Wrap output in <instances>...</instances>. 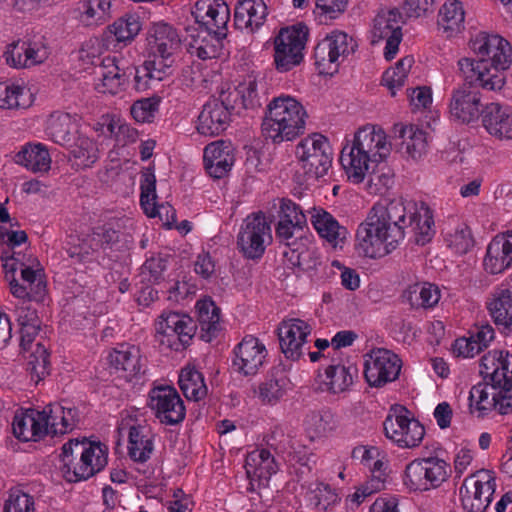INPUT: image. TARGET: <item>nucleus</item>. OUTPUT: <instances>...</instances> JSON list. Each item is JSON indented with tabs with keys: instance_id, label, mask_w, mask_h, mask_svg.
<instances>
[{
	"instance_id": "1",
	"label": "nucleus",
	"mask_w": 512,
	"mask_h": 512,
	"mask_svg": "<svg viewBox=\"0 0 512 512\" xmlns=\"http://www.w3.org/2000/svg\"><path fill=\"white\" fill-rule=\"evenodd\" d=\"M410 229L418 245L430 242L435 234L432 210L424 203L407 216V208L400 200H383L376 203L366 222L356 233L358 247L366 257L376 258L382 252L395 249Z\"/></svg>"
},
{
	"instance_id": "2",
	"label": "nucleus",
	"mask_w": 512,
	"mask_h": 512,
	"mask_svg": "<svg viewBox=\"0 0 512 512\" xmlns=\"http://www.w3.org/2000/svg\"><path fill=\"white\" fill-rule=\"evenodd\" d=\"M197 28H188V51L199 59L216 58L227 35L230 10L224 0H198L192 12Z\"/></svg>"
},
{
	"instance_id": "3",
	"label": "nucleus",
	"mask_w": 512,
	"mask_h": 512,
	"mask_svg": "<svg viewBox=\"0 0 512 512\" xmlns=\"http://www.w3.org/2000/svg\"><path fill=\"white\" fill-rule=\"evenodd\" d=\"M390 154L386 133L377 125L366 124L354 134L352 142L341 151L340 162L354 184L362 183L373 164L382 162Z\"/></svg>"
},
{
	"instance_id": "4",
	"label": "nucleus",
	"mask_w": 512,
	"mask_h": 512,
	"mask_svg": "<svg viewBox=\"0 0 512 512\" xmlns=\"http://www.w3.org/2000/svg\"><path fill=\"white\" fill-rule=\"evenodd\" d=\"M307 117L304 106L295 98L289 95L275 97L266 107L263 135L274 143L291 141L304 133Z\"/></svg>"
},
{
	"instance_id": "5",
	"label": "nucleus",
	"mask_w": 512,
	"mask_h": 512,
	"mask_svg": "<svg viewBox=\"0 0 512 512\" xmlns=\"http://www.w3.org/2000/svg\"><path fill=\"white\" fill-rule=\"evenodd\" d=\"M61 471L68 482L87 480L105 468L108 448L101 442L72 439L62 447Z\"/></svg>"
},
{
	"instance_id": "6",
	"label": "nucleus",
	"mask_w": 512,
	"mask_h": 512,
	"mask_svg": "<svg viewBox=\"0 0 512 512\" xmlns=\"http://www.w3.org/2000/svg\"><path fill=\"white\" fill-rule=\"evenodd\" d=\"M512 357L508 351L493 350L482 356L480 361V375L483 380L489 379L495 384L494 410L506 415L512 412V376L509 377Z\"/></svg>"
},
{
	"instance_id": "7",
	"label": "nucleus",
	"mask_w": 512,
	"mask_h": 512,
	"mask_svg": "<svg viewBox=\"0 0 512 512\" xmlns=\"http://www.w3.org/2000/svg\"><path fill=\"white\" fill-rule=\"evenodd\" d=\"M357 48L358 43L352 36L340 30L332 31L314 48L315 65L319 73L333 75Z\"/></svg>"
},
{
	"instance_id": "8",
	"label": "nucleus",
	"mask_w": 512,
	"mask_h": 512,
	"mask_svg": "<svg viewBox=\"0 0 512 512\" xmlns=\"http://www.w3.org/2000/svg\"><path fill=\"white\" fill-rule=\"evenodd\" d=\"M308 37L306 25L282 28L274 40V62L278 72H287L303 61Z\"/></svg>"
},
{
	"instance_id": "9",
	"label": "nucleus",
	"mask_w": 512,
	"mask_h": 512,
	"mask_svg": "<svg viewBox=\"0 0 512 512\" xmlns=\"http://www.w3.org/2000/svg\"><path fill=\"white\" fill-rule=\"evenodd\" d=\"M450 466L437 457L415 459L405 468L403 483L410 491H427L447 480Z\"/></svg>"
},
{
	"instance_id": "10",
	"label": "nucleus",
	"mask_w": 512,
	"mask_h": 512,
	"mask_svg": "<svg viewBox=\"0 0 512 512\" xmlns=\"http://www.w3.org/2000/svg\"><path fill=\"white\" fill-rule=\"evenodd\" d=\"M237 96V93L221 91L219 97L209 99L198 117V132L206 136H215L226 130L236 108Z\"/></svg>"
},
{
	"instance_id": "11",
	"label": "nucleus",
	"mask_w": 512,
	"mask_h": 512,
	"mask_svg": "<svg viewBox=\"0 0 512 512\" xmlns=\"http://www.w3.org/2000/svg\"><path fill=\"white\" fill-rule=\"evenodd\" d=\"M295 153L305 174L316 179L323 177L332 163L331 147L321 134L314 133L303 139L296 146Z\"/></svg>"
},
{
	"instance_id": "12",
	"label": "nucleus",
	"mask_w": 512,
	"mask_h": 512,
	"mask_svg": "<svg viewBox=\"0 0 512 512\" xmlns=\"http://www.w3.org/2000/svg\"><path fill=\"white\" fill-rule=\"evenodd\" d=\"M402 368L400 357L385 348H374L365 355L364 377L371 387L381 388L398 379Z\"/></svg>"
},
{
	"instance_id": "13",
	"label": "nucleus",
	"mask_w": 512,
	"mask_h": 512,
	"mask_svg": "<svg viewBox=\"0 0 512 512\" xmlns=\"http://www.w3.org/2000/svg\"><path fill=\"white\" fill-rule=\"evenodd\" d=\"M272 240L270 224L262 212L249 215L237 237V245L248 259H259Z\"/></svg>"
},
{
	"instance_id": "14",
	"label": "nucleus",
	"mask_w": 512,
	"mask_h": 512,
	"mask_svg": "<svg viewBox=\"0 0 512 512\" xmlns=\"http://www.w3.org/2000/svg\"><path fill=\"white\" fill-rule=\"evenodd\" d=\"M496 482L489 470H480L464 479L459 494L467 512H484L492 501Z\"/></svg>"
},
{
	"instance_id": "15",
	"label": "nucleus",
	"mask_w": 512,
	"mask_h": 512,
	"mask_svg": "<svg viewBox=\"0 0 512 512\" xmlns=\"http://www.w3.org/2000/svg\"><path fill=\"white\" fill-rule=\"evenodd\" d=\"M148 407L161 424L177 425L186 415L184 402L177 390L170 385L154 386L148 393Z\"/></svg>"
},
{
	"instance_id": "16",
	"label": "nucleus",
	"mask_w": 512,
	"mask_h": 512,
	"mask_svg": "<svg viewBox=\"0 0 512 512\" xmlns=\"http://www.w3.org/2000/svg\"><path fill=\"white\" fill-rule=\"evenodd\" d=\"M471 49L496 73H503L512 63V47L499 35L481 32L471 40Z\"/></svg>"
},
{
	"instance_id": "17",
	"label": "nucleus",
	"mask_w": 512,
	"mask_h": 512,
	"mask_svg": "<svg viewBox=\"0 0 512 512\" xmlns=\"http://www.w3.org/2000/svg\"><path fill=\"white\" fill-rule=\"evenodd\" d=\"M408 413L402 408L399 413L389 414L383 423L385 436L401 448H415L425 436L424 426Z\"/></svg>"
},
{
	"instance_id": "18",
	"label": "nucleus",
	"mask_w": 512,
	"mask_h": 512,
	"mask_svg": "<svg viewBox=\"0 0 512 512\" xmlns=\"http://www.w3.org/2000/svg\"><path fill=\"white\" fill-rule=\"evenodd\" d=\"M404 17L398 8L379 12L373 21L372 44L386 40L384 56L387 61L394 59L402 41Z\"/></svg>"
},
{
	"instance_id": "19",
	"label": "nucleus",
	"mask_w": 512,
	"mask_h": 512,
	"mask_svg": "<svg viewBox=\"0 0 512 512\" xmlns=\"http://www.w3.org/2000/svg\"><path fill=\"white\" fill-rule=\"evenodd\" d=\"M232 367L244 376H255L266 364L268 351L264 343L253 335H246L233 350Z\"/></svg>"
},
{
	"instance_id": "20",
	"label": "nucleus",
	"mask_w": 512,
	"mask_h": 512,
	"mask_svg": "<svg viewBox=\"0 0 512 512\" xmlns=\"http://www.w3.org/2000/svg\"><path fill=\"white\" fill-rule=\"evenodd\" d=\"M457 64L463 84L478 90L481 87L491 91L500 90L505 84L504 74L496 73L483 59L464 57L459 59Z\"/></svg>"
},
{
	"instance_id": "21",
	"label": "nucleus",
	"mask_w": 512,
	"mask_h": 512,
	"mask_svg": "<svg viewBox=\"0 0 512 512\" xmlns=\"http://www.w3.org/2000/svg\"><path fill=\"white\" fill-rule=\"evenodd\" d=\"M3 266L6 270V278L9 280L11 293L15 297L27 298L29 301L35 302H42L44 300L47 289L41 269H33L24 263H20L21 278L25 283V285H22L14 278V272L17 269L15 265L12 264L9 267V264L5 263Z\"/></svg>"
},
{
	"instance_id": "22",
	"label": "nucleus",
	"mask_w": 512,
	"mask_h": 512,
	"mask_svg": "<svg viewBox=\"0 0 512 512\" xmlns=\"http://www.w3.org/2000/svg\"><path fill=\"white\" fill-rule=\"evenodd\" d=\"M481 94L478 89L462 84L451 94L449 111L461 123H470L479 118Z\"/></svg>"
},
{
	"instance_id": "23",
	"label": "nucleus",
	"mask_w": 512,
	"mask_h": 512,
	"mask_svg": "<svg viewBox=\"0 0 512 512\" xmlns=\"http://www.w3.org/2000/svg\"><path fill=\"white\" fill-rule=\"evenodd\" d=\"M312 327L301 319H289L279 327L282 352L288 359L298 360L303 355V345L311 334Z\"/></svg>"
},
{
	"instance_id": "24",
	"label": "nucleus",
	"mask_w": 512,
	"mask_h": 512,
	"mask_svg": "<svg viewBox=\"0 0 512 512\" xmlns=\"http://www.w3.org/2000/svg\"><path fill=\"white\" fill-rule=\"evenodd\" d=\"M140 187V203L144 213L148 217L158 216L165 226L171 228L176 223V211L169 204H156V178L152 171L143 173Z\"/></svg>"
},
{
	"instance_id": "25",
	"label": "nucleus",
	"mask_w": 512,
	"mask_h": 512,
	"mask_svg": "<svg viewBox=\"0 0 512 512\" xmlns=\"http://www.w3.org/2000/svg\"><path fill=\"white\" fill-rule=\"evenodd\" d=\"M234 162V148L230 142L218 140L204 148V168L209 176L214 179L226 177L231 171Z\"/></svg>"
},
{
	"instance_id": "26",
	"label": "nucleus",
	"mask_w": 512,
	"mask_h": 512,
	"mask_svg": "<svg viewBox=\"0 0 512 512\" xmlns=\"http://www.w3.org/2000/svg\"><path fill=\"white\" fill-rule=\"evenodd\" d=\"M133 72L135 73L134 67L122 69L119 67L116 58L106 57L95 70V74L100 80L96 89L102 93L116 95L126 89L129 77Z\"/></svg>"
},
{
	"instance_id": "27",
	"label": "nucleus",
	"mask_w": 512,
	"mask_h": 512,
	"mask_svg": "<svg viewBox=\"0 0 512 512\" xmlns=\"http://www.w3.org/2000/svg\"><path fill=\"white\" fill-rule=\"evenodd\" d=\"M482 125L493 137L512 140V107L496 102L487 104L481 111Z\"/></svg>"
},
{
	"instance_id": "28",
	"label": "nucleus",
	"mask_w": 512,
	"mask_h": 512,
	"mask_svg": "<svg viewBox=\"0 0 512 512\" xmlns=\"http://www.w3.org/2000/svg\"><path fill=\"white\" fill-rule=\"evenodd\" d=\"M150 55L175 56L181 48L177 30L165 22L153 23L147 33Z\"/></svg>"
},
{
	"instance_id": "29",
	"label": "nucleus",
	"mask_w": 512,
	"mask_h": 512,
	"mask_svg": "<svg viewBox=\"0 0 512 512\" xmlns=\"http://www.w3.org/2000/svg\"><path fill=\"white\" fill-rule=\"evenodd\" d=\"M108 359L110 365L117 371H122L128 381L144 373L140 349L134 345H119L109 353Z\"/></svg>"
},
{
	"instance_id": "30",
	"label": "nucleus",
	"mask_w": 512,
	"mask_h": 512,
	"mask_svg": "<svg viewBox=\"0 0 512 512\" xmlns=\"http://www.w3.org/2000/svg\"><path fill=\"white\" fill-rule=\"evenodd\" d=\"M268 12L263 0H239L234 12V25L253 33L264 24Z\"/></svg>"
},
{
	"instance_id": "31",
	"label": "nucleus",
	"mask_w": 512,
	"mask_h": 512,
	"mask_svg": "<svg viewBox=\"0 0 512 512\" xmlns=\"http://www.w3.org/2000/svg\"><path fill=\"white\" fill-rule=\"evenodd\" d=\"M31 301H23L14 310L15 320L20 327V346L28 350L41 329V319Z\"/></svg>"
},
{
	"instance_id": "32",
	"label": "nucleus",
	"mask_w": 512,
	"mask_h": 512,
	"mask_svg": "<svg viewBox=\"0 0 512 512\" xmlns=\"http://www.w3.org/2000/svg\"><path fill=\"white\" fill-rule=\"evenodd\" d=\"M512 263V233L507 237L494 238L487 247L483 261L484 268L490 274H498Z\"/></svg>"
},
{
	"instance_id": "33",
	"label": "nucleus",
	"mask_w": 512,
	"mask_h": 512,
	"mask_svg": "<svg viewBox=\"0 0 512 512\" xmlns=\"http://www.w3.org/2000/svg\"><path fill=\"white\" fill-rule=\"evenodd\" d=\"M153 59L144 62L141 68H135L134 80L135 89L145 91L148 88V80H162L171 74V68L175 57L166 55H152Z\"/></svg>"
},
{
	"instance_id": "34",
	"label": "nucleus",
	"mask_w": 512,
	"mask_h": 512,
	"mask_svg": "<svg viewBox=\"0 0 512 512\" xmlns=\"http://www.w3.org/2000/svg\"><path fill=\"white\" fill-rule=\"evenodd\" d=\"M311 222L321 238L325 239L334 248L342 246L347 237V229L340 226L329 212L322 208H314Z\"/></svg>"
},
{
	"instance_id": "35",
	"label": "nucleus",
	"mask_w": 512,
	"mask_h": 512,
	"mask_svg": "<svg viewBox=\"0 0 512 512\" xmlns=\"http://www.w3.org/2000/svg\"><path fill=\"white\" fill-rule=\"evenodd\" d=\"M173 329H180L182 338L192 340L195 335L196 325L191 317L177 312H164L156 324L157 335H164L174 339Z\"/></svg>"
},
{
	"instance_id": "36",
	"label": "nucleus",
	"mask_w": 512,
	"mask_h": 512,
	"mask_svg": "<svg viewBox=\"0 0 512 512\" xmlns=\"http://www.w3.org/2000/svg\"><path fill=\"white\" fill-rule=\"evenodd\" d=\"M14 162L33 172H45L50 169L51 158L45 145L27 143L14 156Z\"/></svg>"
},
{
	"instance_id": "37",
	"label": "nucleus",
	"mask_w": 512,
	"mask_h": 512,
	"mask_svg": "<svg viewBox=\"0 0 512 512\" xmlns=\"http://www.w3.org/2000/svg\"><path fill=\"white\" fill-rule=\"evenodd\" d=\"M77 122L68 113L53 112L48 120L46 126V133L57 144L67 145L70 144L74 134L77 132Z\"/></svg>"
},
{
	"instance_id": "38",
	"label": "nucleus",
	"mask_w": 512,
	"mask_h": 512,
	"mask_svg": "<svg viewBox=\"0 0 512 512\" xmlns=\"http://www.w3.org/2000/svg\"><path fill=\"white\" fill-rule=\"evenodd\" d=\"M283 256L291 266L303 271L314 270L321 264L320 253L312 244L310 237L292 250H284Z\"/></svg>"
},
{
	"instance_id": "39",
	"label": "nucleus",
	"mask_w": 512,
	"mask_h": 512,
	"mask_svg": "<svg viewBox=\"0 0 512 512\" xmlns=\"http://www.w3.org/2000/svg\"><path fill=\"white\" fill-rule=\"evenodd\" d=\"M495 389V384L489 379L474 385L467 398L470 413L473 414L476 411L479 417H483L494 410L497 403Z\"/></svg>"
},
{
	"instance_id": "40",
	"label": "nucleus",
	"mask_w": 512,
	"mask_h": 512,
	"mask_svg": "<svg viewBox=\"0 0 512 512\" xmlns=\"http://www.w3.org/2000/svg\"><path fill=\"white\" fill-rule=\"evenodd\" d=\"M394 133L402 139V148L408 156L418 159L426 153V133L414 125L395 124Z\"/></svg>"
},
{
	"instance_id": "41",
	"label": "nucleus",
	"mask_w": 512,
	"mask_h": 512,
	"mask_svg": "<svg viewBox=\"0 0 512 512\" xmlns=\"http://www.w3.org/2000/svg\"><path fill=\"white\" fill-rule=\"evenodd\" d=\"M198 321L201 330V339L210 342L217 337L221 330L220 308L211 300H201L197 302Z\"/></svg>"
},
{
	"instance_id": "42",
	"label": "nucleus",
	"mask_w": 512,
	"mask_h": 512,
	"mask_svg": "<svg viewBox=\"0 0 512 512\" xmlns=\"http://www.w3.org/2000/svg\"><path fill=\"white\" fill-rule=\"evenodd\" d=\"M154 450L152 436L142 426H132L128 435V454L135 462L144 463Z\"/></svg>"
},
{
	"instance_id": "43",
	"label": "nucleus",
	"mask_w": 512,
	"mask_h": 512,
	"mask_svg": "<svg viewBox=\"0 0 512 512\" xmlns=\"http://www.w3.org/2000/svg\"><path fill=\"white\" fill-rule=\"evenodd\" d=\"M412 308H432L440 300L439 288L431 283L414 284L402 294Z\"/></svg>"
},
{
	"instance_id": "44",
	"label": "nucleus",
	"mask_w": 512,
	"mask_h": 512,
	"mask_svg": "<svg viewBox=\"0 0 512 512\" xmlns=\"http://www.w3.org/2000/svg\"><path fill=\"white\" fill-rule=\"evenodd\" d=\"M488 310L497 326L509 328L512 326V291L510 289H497L492 300L488 303Z\"/></svg>"
},
{
	"instance_id": "45",
	"label": "nucleus",
	"mask_w": 512,
	"mask_h": 512,
	"mask_svg": "<svg viewBox=\"0 0 512 512\" xmlns=\"http://www.w3.org/2000/svg\"><path fill=\"white\" fill-rule=\"evenodd\" d=\"M44 408L49 417L52 436L65 434L76 426L77 411L74 408H65L58 403L48 404Z\"/></svg>"
},
{
	"instance_id": "46",
	"label": "nucleus",
	"mask_w": 512,
	"mask_h": 512,
	"mask_svg": "<svg viewBox=\"0 0 512 512\" xmlns=\"http://www.w3.org/2000/svg\"><path fill=\"white\" fill-rule=\"evenodd\" d=\"M321 377L322 389L331 393H341L353 383L350 369L343 365H329Z\"/></svg>"
},
{
	"instance_id": "47",
	"label": "nucleus",
	"mask_w": 512,
	"mask_h": 512,
	"mask_svg": "<svg viewBox=\"0 0 512 512\" xmlns=\"http://www.w3.org/2000/svg\"><path fill=\"white\" fill-rule=\"evenodd\" d=\"M178 383L188 400L199 401L207 395V387L203 375L195 368H183L179 375Z\"/></svg>"
},
{
	"instance_id": "48",
	"label": "nucleus",
	"mask_w": 512,
	"mask_h": 512,
	"mask_svg": "<svg viewBox=\"0 0 512 512\" xmlns=\"http://www.w3.org/2000/svg\"><path fill=\"white\" fill-rule=\"evenodd\" d=\"M288 379L282 369L274 368L270 378L260 384L259 398L264 404H276L285 394Z\"/></svg>"
},
{
	"instance_id": "49",
	"label": "nucleus",
	"mask_w": 512,
	"mask_h": 512,
	"mask_svg": "<svg viewBox=\"0 0 512 512\" xmlns=\"http://www.w3.org/2000/svg\"><path fill=\"white\" fill-rule=\"evenodd\" d=\"M245 469L247 475H273L278 465L269 450L260 449L248 454Z\"/></svg>"
},
{
	"instance_id": "50",
	"label": "nucleus",
	"mask_w": 512,
	"mask_h": 512,
	"mask_svg": "<svg viewBox=\"0 0 512 512\" xmlns=\"http://www.w3.org/2000/svg\"><path fill=\"white\" fill-rule=\"evenodd\" d=\"M96 143L86 136L79 135L70 145V154L80 168L91 167L99 158Z\"/></svg>"
},
{
	"instance_id": "51",
	"label": "nucleus",
	"mask_w": 512,
	"mask_h": 512,
	"mask_svg": "<svg viewBox=\"0 0 512 512\" xmlns=\"http://www.w3.org/2000/svg\"><path fill=\"white\" fill-rule=\"evenodd\" d=\"M413 63L414 59L412 56H405L396 63L395 67L384 72L382 83L390 90L392 96H395L396 89H400L405 85Z\"/></svg>"
},
{
	"instance_id": "52",
	"label": "nucleus",
	"mask_w": 512,
	"mask_h": 512,
	"mask_svg": "<svg viewBox=\"0 0 512 512\" xmlns=\"http://www.w3.org/2000/svg\"><path fill=\"white\" fill-rule=\"evenodd\" d=\"M441 24L445 31L459 32L463 27L465 13L462 3L458 0H449L446 2L439 13Z\"/></svg>"
},
{
	"instance_id": "53",
	"label": "nucleus",
	"mask_w": 512,
	"mask_h": 512,
	"mask_svg": "<svg viewBox=\"0 0 512 512\" xmlns=\"http://www.w3.org/2000/svg\"><path fill=\"white\" fill-rule=\"evenodd\" d=\"M31 379L38 383L50 373V354L44 345L37 343L28 359Z\"/></svg>"
},
{
	"instance_id": "54",
	"label": "nucleus",
	"mask_w": 512,
	"mask_h": 512,
	"mask_svg": "<svg viewBox=\"0 0 512 512\" xmlns=\"http://www.w3.org/2000/svg\"><path fill=\"white\" fill-rule=\"evenodd\" d=\"M140 30L141 23L139 17L136 15L122 17L110 26V31L114 34L118 42L133 40Z\"/></svg>"
},
{
	"instance_id": "55",
	"label": "nucleus",
	"mask_w": 512,
	"mask_h": 512,
	"mask_svg": "<svg viewBox=\"0 0 512 512\" xmlns=\"http://www.w3.org/2000/svg\"><path fill=\"white\" fill-rule=\"evenodd\" d=\"M227 93H237V101L241 99V103L245 109H255L262 105L264 95L259 93L258 83L255 79H249L241 83L234 90L226 91Z\"/></svg>"
},
{
	"instance_id": "56",
	"label": "nucleus",
	"mask_w": 512,
	"mask_h": 512,
	"mask_svg": "<svg viewBox=\"0 0 512 512\" xmlns=\"http://www.w3.org/2000/svg\"><path fill=\"white\" fill-rule=\"evenodd\" d=\"M306 226L297 227L294 224H288L284 222H278L275 233L280 243L284 244L285 250H292L296 245L302 243L304 239H308L309 236L305 234L304 228Z\"/></svg>"
},
{
	"instance_id": "57",
	"label": "nucleus",
	"mask_w": 512,
	"mask_h": 512,
	"mask_svg": "<svg viewBox=\"0 0 512 512\" xmlns=\"http://www.w3.org/2000/svg\"><path fill=\"white\" fill-rule=\"evenodd\" d=\"M447 247L455 254H466L474 245L471 230L467 226L456 228L445 235Z\"/></svg>"
},
{
	"instance_id": "58",
	"label": "nucleus",
	"mask_w": 512,
	"mask_h": 512,
	"mask_svg": "<svg viewBox=\"0 0 512 512\" xmlns=\"http://www.w3.org/2000/svg\"><path fill=\"white\" fill-rule=\"evenodd\" d=\"M309 500L316 510L327 511L337 503L338 495L330 485L318 483L315 489L311 491Z\"/></svg>"
},
{
	"instance_id": "59",
	"label": "nucleus",
	"mask_w": 512,
	"mask_h": 512,
	"mask_svg": "<svg viewBox=\"0 0 512 512\" xmlns=\"http://www.w3.org/2000/svg\"><path fill=\"white\" fill-rule=\"evenodd\" d=\"M168 258L161 254L148 258L141 266V276L144 281L158 283L167 268Z\"/></svg>"
},
{
	"instance_id": "60",
	"label": "nucleus",
	"mask_w": 512,
	"mask_h": 512,
	"mask_svg": "<svg viewBox=\"0 0 512 512\" xmlns=\"http://www.w3.org/2000/svg\"><path fill=\"white\" fill-rule=\"evenodd\" d=\"M160 98L157 96L142 98L131 106V115L137 122H151L158 111Z\"/></svg>"
},
{
	"instance_id": "61",
	"label": "nucleus",
	"mask_w": 512,
	"mask_h": 512,
	"mask_svg": "<svg viewBox=\"0 0 512 512\" xmlns=\"http://www.w3.org/2000/svg\"><path fill=\"white\" fill-rule=\"evenodd\" d=\"M279 218V222L294 224L297 227L307 225V218L301 207L290 199L280 201Z\"/></svg>"
},
{
	"instance_id": "62",
	"label": "nucleus",
	"mask_w": 512,
	"mask_h": 512,
	"mask_svg": "<svg viewBox=\"0 0 512 512\" xmlns=\"http://www.w3.org/2000/svg\"><path fill=\"white\" fill-rule=\"evenodd\" d=\"M33 506L34 501L31 496L19 489H11L2 512H31Z\"/></svg>"
},
{
	"instance_id": "63",
	"label": "nucleus",
	"mask_w": 512,
	"mask_h": 512,
	"mask_svg": "<svg viewBox=\"0 0 512 512\" xmlns=\"http://www.w3.org/2000/svg\"><path fill=\"white\" fill-rule=\"evenodd\" d=\"M109 0H88L82 3L83 17L88 22H104L109 17Z\"/></svg>"
},
{
	"instance_id": "64",
	"label": "nucleus",
	"mask_w": 512,
	"mask_h": 512,
	"mask_svg": "<svg viewBox=\"0 0 512 512\" xmlns=\"http://www.w3.org/2000/svg\"><path fill=\"white\" fill-rule=\"evenodd\" d=\"M371 476L365 483L368 485L370 491L374 493L379 492L386 487L388 480V463L383 459H376L372 465H369Z\"/></svg>"
}]
</instances>
